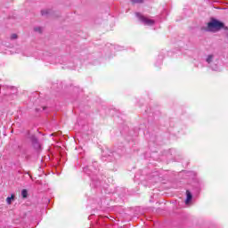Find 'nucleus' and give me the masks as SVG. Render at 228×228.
Masks as SVG:
<instances>
[{"mask_svg": "<svg viewBox=\"0 0 228 228\" xmlns=\"http://www.w3.org/2000/svg\"><path fill=\"white\" fill-rule=\"evenodd\" d=\"M224 22L212 19L210 22L208 23L207 30L208 31H220V29H224Z\"/></svg>", "mask_w": 228, "mask_h": 228, "instance_id": "obj_1", "label": "nucleus"}, {"mask_svg": "<svg viewBox=\"0 0 228 228\" xmlns=\"http://www.w3.org/2000/svg\"><path fill=\"white\" fill-rule=\"evenodd\" d=\"M136 17L144 24V26H154V20H151L147 17L141 15L139 12L135 13Z\"/></svg>", "mask_w": 228, "mask_h": 228, "instance_id": "obj_2", "label": "nucleus"}, {"mask_svg": "<svg viewBox=\"0 0 228 228\" xmlns=\"http://www.w3.org/2000/svg\"><path fill=\"white\" fill-rule=\"evenodd\" d=\"M186 195H187V198L185 200V204H190L191 199H192V196H191V192H190V191H186Z\"/></svg>", "mask_w": 228, "mask_h": 228, "instance_id": "obj_3", "label": "nucleus"}, {"mask_svg": "<svg viewBox=\"0 0 228 228\" xmlns=\"http://www.w3.org/2000/svg\"><path fill=\"white\" fill-rule=\"evenodd\" d=\"M15 200V195L12 194L11 197L6 198V203L10 206L12 204V201Z\"/></svg>", "mask_w": 228, "mask_h": 228, "instance_id": "obj_4", "label": "nucleus"}, {"mask_svg": "<svg viewBox=\"0 0 228 228\" xmlns=\"http://www.w3.org/2000/svg\"><path fill=\"white\" fill-rule=\"evenodd\" d=\"M49 13H51V10H49V9H44L41 11V14L43 16L49 15Z\"/></svg>", "mask_w": 228, "mask_h": 228, "instance_id": "obj_5", "label": "nucleus"}, {"mask_svg": "<svg viewBox=\"0 0 228 228\" xmlns=\"http://www.w3.org/2000/svg\"><path fill=\"white\" fill-rule=\"evenodd\" d=\"M213 58H215V56L213 54L208 55L207 60H206L207 63H211V61H213Z\"/></svg>", "mask_w": 228, "mask_h": 228, "instance_id": "obj_6", "label": "nucleus"}, {"mask_svg": "<svg viewBox=\"0 0 228 228\" xmlns=\"http://www.w3.org/2000/svg\"><path fill=\"white\" fill-rule=\"evenodd\" d=\"M21 196L23 197V199H26L28 197V190L23 189L21 191Z\"/></svg>", "mask_w": 228, "mask_h": 228, "instance_id": "obj_7", "label": "nucleus"}, {"mask_svg": "<svg viewBox=\"0 0 228 228\" xmlns=\"http://www.w3.org/2000/svg\"><path fill=\"white\" fill-rule=\"evenodd\" d=\"M34 31H36V33H42V28L41 27H36V28H34Z\"/></svg>", "mask_w": 228, "mask_h": 228, "instance_id": "obj_8", "label": "nucleus"}, {"mask_svg": "<svg viewBox=\"0 0 228 228\" xmlns=\"http://www.w3.org/2000/svg\"><path fill=\"white\" fill-rule=\"evenodd\" d=\"M17 38H18L17 34L11 35V40H17Z\"/></svg>", "mask_w": 228, "mask_h": 228, "instance_id": "obj_9", "label": "nucleus"}, {"mask_svg": "<svg viewBox=\"0 0 228 228\" xmlns=\"http://www.w3.org/2000/svg\"><path fill=\"white\" fill-rule=\"evenodd\" d=\"M132 3H134V4L143 3V0H132Z\"/></svg>", "mask_w": 228, "mask_h": 228, "instance_id": "obj_10", "label": "nucleus"}, {"mask_svg": "<svg viewBox=\"0 0 228 228\" xmlns=\"http://www.w3.org/2000/svg\"><path fill=\"white\" fill-rule=\"evenodd\" d=\"M213 70H216V69L213 68Z\"/></svg>", "mask_w": 228, "mask_h": 228, "instance_id": "obj_11", "label": "nucleus"}]
</instances>
